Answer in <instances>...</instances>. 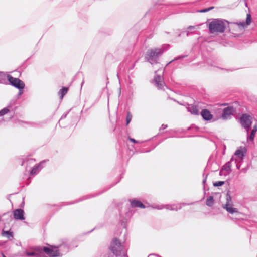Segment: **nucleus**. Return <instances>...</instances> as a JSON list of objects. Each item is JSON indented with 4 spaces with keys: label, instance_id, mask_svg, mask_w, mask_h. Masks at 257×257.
Instances as JSON below:
<instances>
[{
    "label": "nucleus",
    "instance_id": "obj_5",
    "mask_svg": "<svg viewBox=\"0 0 257 257\" xmlns=\"http://www.w3.org/2000/svg\"><path fill=\"white\" fill-rule=\"evenodd\" d=\"M58 248V246L51 245L43 247L42 250L49 257H57L61 255Z\"/></svg>",
    "mask_w": 257,
    "mask_h": 257
},
{
    "label": "nucleus",
    "instance_id": "obj_30",
    "mask_svg": "<svg viewBox=\"0 0 257 257\" xmlns=\"http://www.w3.org/2000/svg\"><path fill=\"white\" fill-rule=\"evenodd\" d=\"M225 183L224 181H219L217 182H214L213 185L214 187H220L224 185Z\"/></svg>",
    "mask_w": 257,
    "mask_h": 257
},
{
    "label": "nucleus",
    "instance_id": "obj_7",
    "mask_svg": "<svg viewBox=\"0 0 257 257\" xmlns=\"http://www.w3.org/2000/svg\"><path fill=\"white\" fill-rule=\"evenodd\" d=\"M233 160V157H232L229 161H228L224 165L222 166L219 172L220 176H226L231 172L232 170L231 163Z\"/></svg>",
    "mask_w": 257,
    "mask_h": 257
},
{
    "label": "nucleus",
    "instance_id": "obj_42",
    "mask_svg": "<svg viewBox=\"0 0 257 257\" xmlns=\"http://www.w3.org/2000/svg\"><path fill=\"white\" fill-rule=\"evenodd\" d=\"M135 65V63H134V64L132 65V67L129 69V70L133 69L134 68Z\"/></svg>",
    "mask_w": 257,
    "mask_h": 257
},
{
    "label": "nucleus",
    "instance_id": "obj_34",
    "mask_svg": "<svg viewBox=\"0 0 257 257\" xmlns=\"http://www.w3.org/2000/svg\"><path fill=\"white\" fill-rule=\"evenodd\" d=\"M128 139L132 142L134 143H138V141L136 140L134 138H131L130 137H128Z\"/></svg>",
    "mask_w": 257,
    "mask_h": 257
},
{
    "label": "nucleus",
    "instance_id": "obj_9",
    "mask_svg": "<svg viewBox=\"0 0 257 257\" xmlns=\"http://www.w3.org/2000/svg\"><path fill=\"white\" fill-rule=\"evenodd\" d=\"M153 83L159 89H163L165 83L163 81V78L162 76L157 74V72H155L154 79L153 80Z\"/></svg>",
    "mask_w": 257,
    "mask_h": 257
},
{
    "label": "nucleus",
    "instance_id": "obj_39",
    "mask_svg": "<svg viewBox=\"0 0 257 257\" xmlns=\"http://www.w3.org/2000/svg\"><path fill=\"white\" fill-rule=\"evenodd\" d=\"M184 32L186 33V36H189L190 34L193 33V32L188 31Z\"/></svg>",
    "mask_w": 257,
    "mask_h": 257
},
{
    "label": "nucleus",
    "instance_id": "obj_4",
    "mask_svg": "<svg viewBox=\"0 0 257 257\" xmlns=\"http://www.w3.org/2000/svg\"><path fill=\"white\" fill-rule=\"evenodd\" d=\"M239 122L242 127L244 128L247 134L252 124V117L246 113H243L239 118Z\"/></svg>",
    "mask_w": 257,
    "mask_h": 257
},
{
    "label": "nucleus",
    "instance_id": "obj_43",
    "mask_svg": "<svg viewBox=\"0 0 257 257\" xmlns=\"http://www.w3.org/2000/svg\"><path fill=\"white\" fill-rule=\"evenodd\" d=\"M184 32H182L178 35V37H181L182 34H183Z\"/></svg>",
    "mask_w": 257,
    "mask_h": 257
},
{
    "label": "nucleus",
    "instance_id": "obj_10",
    "mask_svg": "<svg viewBox=\"0 0 257 257\" xmlns=\"http://www.w3.org/2000/svg\"><path fill=\"white\" fill-rule=\"evenodd\" d=\"M234 112V108L233 106H228L223 109L221 114V118L223 120L227 119L228 117L233 114Z\"/></svg>",
    "mask_w": 257,
    "mask_h": 257
},
{
    "label": "nucleus",
    "instance_id": "obj_32",
    "mask_svg": "<svg viewBox=\"0 0 257 257\" xmlns=\"http://www.w3.org/2000/svg\"><path fill=\"white\" fill-rule=\"evenodd\" d=\"M0 79H1L0 82L4 83L5 81V79H4V74L3 73V71H0Z\"/></svg>",
    "mask_w": 257,
    "mask_h": 257
},
{
    "label": "nucleus",
    "instance_id": "obj_16",
    "mask_svg": "<svg viewBox=\"0 0 257 257\" xmlns=\"http://www.w3.org/2000/svg\"><path fill=\"white\" fill-rule=\"evenodd\" d=\"M246 153V149L245 147L241 148L237 150L235 152V155L239 158L243 159Z\"/></svg>",
    "mask_w": 257,
    "mask_h": 257
},
{
    "label": "nucleus",
    "instance_id": "obj_20",
    "mask_svg": "<svg viewBox=\"0 0 257 257\" xmlns=\"http://www.w3.org/2000/svg\"><path fill=\"white\" fill-rule=\"evenodd\" d=\"M68 88L63 87L58 92L59 95H60V98L63 99V97L66 95L68 91Z\"/></svg>",
    "mask_w": 257,
    "mask_h": 257
},
{
    "label": "nucleus",
    "instance_id": "obj_1",
    "mask_svg": "<svg viewBox=\"0 0 257 257\" xmlns=\"http://www.w3.org/2000/svg\"><path fill=\"white\" fill-rule=\"evenodd\" d=\"M109 249L116 257H128L126 255V250L124 249L121 241L116 238H113Z\"/></svg>",
    "mask_w": 257,
    "mask_h": 257
},
{
    "label": "nucleus",
    "instance_id": "obj_29",
    "mask_svg": "<svg viewBox=\"0 0 257 257\" xmlns=\"http://www.w3.org/2000/svg\"><path fill=\"white\" fill-rule=\"evenodd\" d=\"M187 57V55H180V56H179L176 58H175L174 59H173L172 60L170 61L167 64V65H168V64L171 63L173 61H176V60H180L181 59H183L185 57Z\"/></svg>",
    "mask_w": 257,
    "mask_h": 257
},
{
    "label": "nucleus",
    "instance_id": "obj_40",
    "mask_svg": "<svg viewBox=\"0 0 257 257\" xmlns=\"http://www.w3.org/2000/svg\"><path fill=\"white\" fill-rule=\"evenodd\" d=\"M214 8V7H213V6H212V7H209V8H207V11L208 12V11H210V10H211L213 9Z\"/></svg>",
    "mask_w": 257,
    "mask_h": 257
},
{
    "label": "nucleus",
    "instance_id": "obj_18",
    "mask_svg": "<svg viewBox=\"0 0 257 257\" xmlns=\"http://www.w3.org/2000/svg\"><path fill=\"white\" fill-rule=\"evenodd\" d=\"M131 205L132 207H139L145 208V206L140 201L136 199L132 200L131 202Z\"/></svg>",
    "mask_w": 257,
    "mask_h": 257
},
{
    "label": "nucleus",
    "instance_id": "obj_47",
    "mask_svg": "<svg viewBox=\"0 0 257 257\" xmlns=\"http://www.w3.org/2000/svg\"><path fill=\"white\" fill-rule=\"evenodd\" d=\"M95 229V228H93V229H92L89 232H91L92 231H93L94 229Z\"/></svg>",
    "mask_w": 257,
    "mask_h": 257
},
{
    "label": "nucleus",
    "instance_id": "obj_35",
    "mask_svg": "<svg viewBox=\"0 0 257 257\" xmlns=\"http://www.w3.org/2000/svg\"><path fill=\"white\" fill-rule=\"evenodd\" d=\"M168 127V125L167 124H162L161 125V126L160 127V128H159V130L161 131V130H163L166 128H167Z\"/></svg>",
    "mask_w": 257,
    "mask_h": 257
},
{
    "label": "nucleus",
    "instance_id": "obj_27",
    "mask_svg": "<svg viewBox=\"0 0 257 257\" xmlns=\"http://www.w3.org/2000/svg\"><path fill=\"white\" fill-rule=\"evenodd\" d=\"M203 181H202V184L203 185V189H204V194L206 193V192H205V184H206V180H207V176H208V174H205L204 173L203 174Z\"/></svg>",
    "mask_w": 257,
    "mask_h": 257
},
{
    "label": "nucleus",
    "instance_id": "obj_36",
    "mask_svg": "<svg viewBox=\"0 0 257 257\" xmlns=\"http://www.w3.org/2000/svg\"><path fill=\"white\" fill-rule=\"evenodd\" d=\"M68 113V112H67V113H65V114H63L62 115V116H61V117L60 119L59 120V122H60V120H62V119H63L65 118L66 117V116H67V115Z\"/></svg>",
    "mask_w": 257,
    "mask_h": 257
},
{
    "label": "nucleus",
    "instance_id": "obj_31",
    "mask_svg": "<svg viewBox=\"0 0 257 257\" xmlns=\"http://www.w3.org/2000/svg\"><path fill=\"white\" fill-rule=\"evenodd\" d=\"M25 87H22V89L19 88L18 89L19 90V92L17 95V96L15 97V98H17L18 100L19 97L22 95V94L23 93V89Z\"/></svg>",
    "mask_w": 257,
    "mask_h": 257
},
{
    "label": "nucleus",
    "instance_id": "obj_17",
    "mask_svg": "<svg viewBox=\"0 0 257 257\" xmlns=\"http://www.w3.org/2000/svg\"><path fill=\"white\" fill-rule=\"evenodd\" d=\"M188 112H190L191 114L194 115H198L199 114V110L198 108L195 105H188V106L186 107Z\"/></svg>",
    "mask_w": 257,
    "mask_h": 257
},
{
    "label": "nucleus",
    "instance_id": "obj_6",
    "mask_svg": "<svg viewBox=\"0 0 257 257\" xmlns=\"http://www.w3.org/2000/svg\"><path fill=\"white\" fill-rule=\"evenodd\" d=\"M119 181V180H118L116 183H115V184H113V185H111L108 188L105 189V190H103L102 191H101V192H97V193H92V194H88V195H85V196H82V197L80 198L78 200H76L74 202H70L69 203H68L67 204H74V203H77V202H80V201H84L85 200H86V199H90V198H93V197H96L100 194H101L102 193L106 191L108 189L110 188L111 187H112L113 186L115 185L116 184H117L118 182Z\"/></svg>",
    "mask_w": 257,
    "mask_h": 257
},
{
    "label": "nucleus",
    "instance_id": "obj_21",
    "mask_svg": "<svg viewBox=\"0 0 257 257\" xmlns=\"http://www.w3.org/2000/svg\"><path fill=\"white\" fill-rule=\"evenodd\" d=\"M41 170V169L39 168V165L36 164L33 166V167L32 168V170L30 172V174L31 175H36Z\"/></svg>",
    "mask_w": 257,
    "mask_h": 257
},
{
    "label": "nucleus",
    "instance_id": "obj_19",
    "mask_svg": "<svg viewBox=\"0 0 257 257\" xmlns=\"http://www.w3.org/2000/svg\"><path fill=\"white\" fill-rule=\"evenodd\" d=\"M2 235L6 236L10 240L12 239L14 237L13 232L11 229L8 231L3 230L2 231Z\"/></svg>",
    "mask_w": 257,
    "mask_h": 257
},
{
    "label": "nucleus",
    "instance_id": "obj_46",
    "mask_svg": "<svg viewBox=\"0 0 257 257\" xmlns=\"http://www.w3.org/2000/svg\"><path fill=\"white\" fill-rule=\"evenodd\" d=\"M2 257H6L3 253H2Z\"/></svg>",
    "mask_w": 257,
    "mask_h": 257
},
{
    "label": "nucleus",
    "instance_id": "obj_26",
    "mask_svg": "<svg viewBox=\"0 0 257 257\" xmlns=\"http://www.w3.org/2000/svg\"><path fill=\"white\" fill-rule=\"evenodd\" d=\"M132 118V115L130 112H127V115L126 118V125H127L131 122Z\"/></svg>",
    "mask_w": 257,
    "mask_h": 257
},
{
    "label": "nucleus",
    "instance_id": "obj_33",
    "mask_svg": "<svg viewBox=\"0 0 257 257\" xmlns=\"http://www.w3.org/2000/svg\"><path fill=\"white\" fill-rule=\"evenodd\" d=\"M46 162L45 160L42 161L40 162L39 164H37V165H39V168L41 169L44 167V165Z\"/></svg>",
    "mask_w": 257,
    "mask_h": 257
},
{
    "label": "nucleus",
    "instance_id": "obj_13",
    "mask_svg": "<svg viewBox=\"0 0 257 257\" xmlns=\"http://www.w3.org/2000/svg\"><path fill=\"white\" fill-rule=\"evenodd\" d=\"M222 207L225 209L228 213L231 214L238 212L237 209L233 207V204H223Z\"/></svg>",
    "mask_w": 257,
    "mask_h": 257
},
{
    "label": "nucleus",
    "instance_id": "obj_44",
    "mask_svg": "<svg viewBox=\"0 0 257 257\" xmlns=\"http://www.w3.org/2000/svg\"><path fill=\"white\" fill-rule=\"evenodd\" d=\"M156 208H157L158 209H161L163 208V207H161L158 206L157 207H156Z\"/></svg>",
    "mask_w": 257,
    "mask_h": 257
},
{
    "label": "nucleus",
    "instance_id": "obj_24",
    "mask_svg": "<svg viewBox=\"0 0 257 257\" xmlns=\"http://www.w3.org/2000/svg\"><path fill=\"white\" fill-rule=\"evenodd\" d=\"M10 111V109L8 108L7 107H6L0 110V116L4 115L5 114H7V113Z\"/></svg>",
    "mask_w": 257,
    "mask_h": 257
},
{
    "label": "nucleus",
    "instance_id": "obj_3",
    "mask_svg": "<svg viewBox=\"0 0 257 257\" xmlns=\"http://www.w3.org/2000/svg\"><path fill=\"white\" fill-rule=\"evenodd\" d=\"M163 50L160 48L149 49L147 51L145 58L151 64L158 63L159 57L163 53Z\"/></svg>",
    "mask_w": 257,
    "mask_h": 257
},
{
    "label": "nucleus",
    "instance_id": "obj_12",
    "mask_svg": "<svg viewBox=\"0 0 257 257\" xmlns=\"http://www.w3.org/2000/svg\"><path fill=\"white\" fill-rule=\"evenodd\" d=\"M251 22V16L249 14H247L246 21L245 22L242 21L240 22L235 23L239 27H242V28H244L246 26L249 25Z\"/></svg>",
    "mask_w": 257,
    "mask_h": 257
},
{
    "label": "nucleus",
    "instance_id": "obj_15",
    "mask_svg": "<svg viewBox=\"0 0 257 257\" xmlns=\"http://www.w3.org/2000/svg\"><path fill=\"white\" fill-rule=\"evenodd\" d=\"M257 131V124H255L253 126V129L252 130L251 133L249 135L247 134V139L248 141H252L254 140L255 133Z\"/></svg>",
    "mask_w": 257,
    "mask_h": 257
},
{
    "label": "nucleus",
    "instance_id": "obj_37",
    "mask_svg": "<svg viewBox=\"0 0 257 257\" xmlns=\"http://www.w3.org/2000/svg\"><path fill=\"white\" fill-rule=\"evenodd\" d=\"M198 12L200 13H205V12H207L208 11H207V8H205V9H203L200 10H199Z\"/></svg>",
    "mask_w": 257,
    "mask_h": 257
},
{
    "label": "nucleus",
    "instance_id": "obj_8",
    "mask_svg": "<svg viewBox=\"0 0 257 257\" xmlns=\"http://www.w3.org/2000/svg\"><path fill=\"white\" fill-rule=\"evenodd\" d=\"M200 115L202 119L206 121L214 122L217 119L213 118V115L211 112L207 109H203L200 112Z\"/></svg>",
    "mask_w": 257,
    "mask_h": 257
},
{
    "label": "nucleus",
    "instance_id": "obj_2",
    "mask_svg": "<svg viewBox=\"0 0 257 257\" xmlns=\"http://www.w3.org/2000/svg\"><path fill=\"white\" fill-rule=\"evenodd\" d=\"M225 22L228 23L227 21L220 19H214L208 25L209 33L213 34L216 33H223L226 28Z\"/></svg>",
    "mask_w": 257,
    "mask_h": 257
},
{
    "label": "nucleus",
    "instance_id": "obj_38",
    "mask_svg": "<svg viewBox=\"0 0 257 257\" xmlns=\"http://www.w3.org/2000/svg\"><path fill=\"white\" fill-rule=\"evenodd\" d=\"M195 28V26H189L188 27H187V29L188 30H192L193 29H194Z\"/></svg>",
    "mask_w": 257,
    "mask_h": 257
},
{
    "label": "nucleus",
    "instance_id": "obj_28",
    "mask_svg": "<svg viewBox=\"0 0 257 257\" xmlns=\"http://www.w3.org/2000/svg\"><path fill=\"white\" fill-rule=\"evenodd\" d=\"M26 254L28 257H38V254L35 252L26 251Z\"/></svg>",
    "mask_w": 257,
    "mask_h": 257
},
{
    "label": "nucleus",
    "instance_id": "obj_25",
    "mask_svg": "<svg viewBox=\"0 0 257 257\" xmlns=\"http://www.w3.org/2000/svg\"><path fill=\"white\" fill-rule=\"evenodd\" d=\"M166 206H167L166 208L167 209H169L170 210H175V211H177L178 209H181V207H180L179 208H178L177 206L175 205H168Z\"/></svg>",
    "mask_w": 257,
    "mask_h": 257
},
{
    "label": "nucleus",
    "instance_id": "obj_22",
    "mask_svg": "<svg viewBox=\"0 0 257 257\" xmlns=\"http://www.w3.org/2000/svg\"><path fill=\"white\" fill-rule=\"evenodd\" d=\"M214 203V197L212 196H209L206 200V204L208 207H212Z\"/></svg>",
    "mask_w": 257,
    "mask_h": 257
},
{
    "label": "nucleus",
    "instance_id": "obj_45",
    "mask_svg": "<svg viewBox=\"0 0 257 257\" xmlns=\"http://www.w3.org/2000/svg\"><path fill=\"white\" fill-rule=\"evenodd\" d=\"M236 167H237V169H239V168H240V166H239L238 164H237V165H236Z\"/></svg>",
    "mask_w": 257,
    "mask_h": 257
},
{
    "label": "nucleus",
    "instance_id": "obj_41",
    "mask_svg": "<svg viewBox=\"0 0 257 257\" xmlns=\"http://www.w3.org/2000/svg\"><path fill=\"white\" fill-rule=\"evenodd\" d=\"M151 255L156 256L157 257H161L160 255H159V254H157L153 253V254H151ZM150 255H151V254H150Z\"/></svg>",
    "mask_w": 257,
    "mask_h": 257
},
{
    "label": "nucleus",
    "instance_id": "obj_14",
    "mask_svg": "<svg viewBox=\"0 0 257 257\" xmlns=\"http://www.w3.org/2000/svg\"><path fill=\"white\" fill-rule=\"evenodd\" d=\"M17 99L15 97L13 98L11 101L9 102L8 105H7V107L10 109L11 111H12L13 113H15V111L16 110L17 107L16 106V104L17 103Z\"/></svg>",
    "mask_w": 257,
    "mask_h": 257
},
{
    "label": "nucleus",
    "instance_id": "obj_23",
    "mask_svg": "<svg viewBox=\"0 0 257 257\" xmlns=\"http://www.w3.org/2000/svg\"><path fill=\"white\" fill-rule=\"evenodd\" d=\"M226 196V202L225 204H232V198H231V196L230 195V191H227Z\"/></svg>",
    "mask_w": 257,
    "mask_h": 257
},
{
    "label": "nucleus",
    "instance_id": "obj_11",
    "mask_svg": "<svg viewBox=\"0 0 257 257\" xmlns=\"http://www.w3.org/2000/svg\"><path fill=\"white\" fill-rule=\"evenodd\" d=\"M24 214V211L22 209H17L13 211V217L16 220H24L25 219Z\"/></svg>",
    "mask_w": 257,
    "mask_h": 257
}]
</instances>
